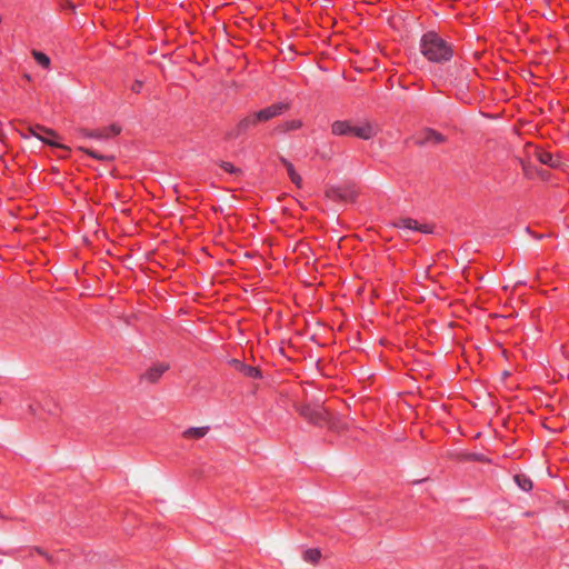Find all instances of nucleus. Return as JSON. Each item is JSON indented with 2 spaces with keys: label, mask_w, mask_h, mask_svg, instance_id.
Returning a JSON list of instances; mask_svg holds the SVG:
<instances>
[{
  "label": "nucleus",
  "mask_w": 569,
  "mask_h": 569,
  "mask_svg": "<svg viewBox=\"0 0 569 569\" xmlns=\"http://www.w3.org/2000/svg\"><path fill=\"white\" fill-rule=\"evenodd\" d=\"M220 167L223 171L236 174L240 172V169L234 167L231 162L228 161H221Z\"/></svg>",
  "instance_id": "nucleus-21"
},
{
  "label": "nucleus",
  "mask_w": 569,
  "mask_h": 569,
  "mask_svg": "<svg viewBox=\"0 0 569 569\" xmlns=\"http://www.w3.org/2000/svg\"><path fill=\"white\" fill-rule=\"evenodd\" d=\"M280 161L284 166V168L287 169V173H288L291 182L300 188L302 186V178L295 170L293 164L288 159L283 158V157H280Z\"/></svg>",
  "instance_id": "nucleus-14"
},
{
  "label": "nucleus",
  "mask_w": 569,
  "mask_h": 569,
  "mask_svg": "<svg viewBox=\"0 0 569 569\" xmlns=\"http://www.w3.org/2000/svg\"><path fill=\"white\" fill-rule=\"evenodd\" d=\"M259 123L256 113L241 118L238 123L227 132L228 139H238Z\"/></svg>",
  "instance_id": "nucleus-5"
},
{
  "label": "nucleus",
  "mask_w": 569,
  "mask_h": 569,
  "mask_svg": "<svg viewBox=\"0 0 569 569\" xmlns=\"http://www.w3.org/2000/svg\"><path fill=\"white\" fill-rule=\"evenodd\" d=\"M301 126H302L301 121L290 120V121H286L280 128L282 131L287 132V131L299 129Z\"/></svg>",
  "instance_id": "nucleus-20"
},
{
  "label": "nucleus",
  "mask_w": 569,
  "mask_h": 569,
  "mask_svg": "<svg viewBox=\"0 0 569 569\" xmlns=\"http://www.w3.org/2000/svg\"><path fill=\"white\" fill-rule=\"evenodd\" d=\"M289 104L284 102H277L271 106H268L256 113V118L259 122H266L271 120L274 117L282 114L286 110H288Z\"/></svg>",
  "instance_id": "nucleus-7"
},
{
  "label": "nucleus",
  "mask_w": 569,
  "mask_h": 569,
  "mask_svg": "<svg viewBox=\"0 0 569 569\" xmlns=\"http://www.w3.org/2000/svg\"><path fill=\"white\" fill-rule=\"evenodd\" d=\"M535 157L539 162L552 169H559L562 164L561 158L540 148L535 149Z\"/></svg>",
  "instance_id": "nucleus-8"
},
{
  "label": "nucleus",
  "mask_w": 569,
  "mask_h": 569,
  "mask_svg": "<svg viewBox=\"0 0 569 569\" xmlns=\"http://www.w3.org/2000/svg\"><path fill=\"white\" fill-rule=\"evenodd\" d=\"M421 54L432 63H445L452 59V46L436 31L422 34L419 43Z\"/></svg>",
  "instance_id": "nucleus-1"
},
{
  "label": "nucleus",
  "mask_w": 569,
  "mask_h": 569,
  "mask_svg": "<svg viewBox=\"0 0 569 569\" xmlns=\"http://www.w3.org/2000/svg\"><path fill=\"white\" fill-rule=\"evenodd\" d=\"M80 150L82 152H84L86 154H88L89 157L100 160V161H112L114 159V157L111 154H101L98 151L89 149V148L80 147Z\"/></svg>",
  "instance_id": "nucleus-17"
},
{
  "label": "nucleus",
  "mask_w": 569,
  "mask_h": 569,
  "mask_svg": "<svg viewBox=\"0 0 569 569\" xmlns=\"http://www.w3.org/2000/svg\"><path fill=\"white\" fill-rule=\"evenodd\" d=\"M42 133H46L51 137H57V132L54 130L47 128L44 126H41V124L28 126L26 129V132L21 131L20 136L23 139H29L31 137H34V138L39 139L41 142H43L50 147H56V148L63 147L61 143H59L56 140H47Z\"/></svg>",
  "instance_id": "nucleus-3"
},
{
  "label": "nucleus",
  "mask_w": 569,
  "mask_h": 569,
  "mask_svg": "<svg viewBox=\"0 0 569 569\" xmlns=\"http://www.w3.org/2000/svg\"><path fill=\"white\" fill-rule=\"evenodd\" d=\"M517 486L525 492H529L532 489V480L525 473H517L513 477Z\"/></svg>",
  "instance_id": "nucleus-15"
},
{
  "label": "nucleus",
  "mask_w": 569,
  "mask_h": 569,
  "mask_svg": "<svg viewBox=\"0 0 569 569\" xmlns=\"http://www.w3.org/2000/svg\"><path fill=\"white\" fill-rule=\"evenodd\" d=\"M303 558L309 562H317L320 558V551L318 549H308L305 551Z\"/></svg>",
  "instance_id": "nucleus-19"
},
{
  "label": "nucleus",
  "mask_w": 569,
  "mask_h": 569,
  "mask_svg": "<svg viewBox=\"0 0 569 569\" xmlns=\"http://www.w3.org/2000/svg\"><path fill=\"white\" fill-rule=\"evenodd\" d=\"M232 365L236 370H238L239 372H241L243 376H246L248 378H253V379L261 378V371L257 367L249 366V365H247L240 360H237V359L232 360Z\"/></svg>",
  "instance_id": "nucleus-12"
},
{
  "label": "nucleus",
  "mask_w": 569,
  "mask_h": 569,
  "mask_svg": "<svg viewBox=\"0 0 569 569\" xmlns=\"http://www.w3.org/2000/svg\"><path fill=\"white\" fill-rule=\"evenodd\" d=\"M296 410L309 423L318 427L329 423V415L326 408L320 403L297 405Z\"/></svg>",
  "instance_id": "nucleus-2"
},
{
  "label": "nucleus",
  "mask_w": 569,
  "mask_h": 569,
  "mask_svg": "<svg viewBox=\"0 0 569 569\" xmlns=\"http://www.w3.org/2000/svg\"><path fill=\"white\" fill-rule=\"evenodd\" d=\"M47 140H54L57 137H51L46 133H42Z\"/></svg>",
  "instance_id": "nucleus-24"
},
{
  "label": "nucleus",
  "mask_w": 569,
  "mask_h": 569,
  "mask_svg": "<svg viewBox=\"0 0 569 569\" xmlns=\"http://www.w3.org/2000/svg\"><path fill=\"white\" fill-rule=\"evenodd\" d=\"M168 369L169 365L167 363L153 365L141 376V379L147 380L150 383H156Z\"/></svg>",
  "instance_id": "nucleus-9"
},
{
  "label": "nucleus",
  "mask_w": 569,
  "mask_h": 569,
  "mask_svg": "<svg viewBox=\"0 0 569 569\" xmlns=\"http://www.w3.org/2000/svg\"><path fill=\"white\" fill-rule=\"evenodd\" d=\"M446 138L443 134H441L440 132L431 129V128H426L422 132V137L418 140V143L419 144H428V143H432V144H440L442 142H445Z\"/></svg>",
  "instance_id": "nucleus-11"
},
{
  "label": "nucleus",
  "mask_w": 569,
  "mask_h": 569,
  "mask_svg": "<svg viewBox=\"0 0 569 569\" xmlns=\"http://www.w3.org/2000/svg\"><path fill=\"white\" fill-rule=\"evenodd\" d=\"M142 88V82L141 81H136V83L132 86V91L134 92H139Z\"/></svg>",
  "instance_id": "nucleus-22"
},
{
  "label": "nucleus",
  "mask_w": 569,
  "mask_h": 569,
  "mask_svg": "<svg viewBox=\"0 0 569 569\" xmlns=\"http://www.w3.org/2000/svg\"><path fill=\"white\" fill-rule=\"evenodd\" d=\"M29 411L30 413L34 415L36 413V408L33 405H29Z\"/></svg>",
  "instance_id": "nucleus-23"
},
{
  "label": "nucleus",
  "mask_w": 569,
  "mask_h": 569,
  "mask_svg": "<svg viewBox=\"0 0 569 569\" xmlns=\"http://www.w3.org/2000/svg\"><path fill=\"white\" fill-rule=\"evenodd\" d=\"M121 132V128L118 124H110L101 129H82L81 136L89 139L108 140L112 137L118 136Z\"/></svg>",
  "instance_id": "nucleus-6"
},
{
  "label": "nucleus",
  "mask_w": 569,
  "mask_h": 569,
  "mask_svg": "<svg viewBox=\"0 0 569 569\" xmlns=\"http://www.w3.org/2000/svg\"><path fill=\"white\" fill-rule=\"evenodd\" d=\"M377 129L369 122L362 123L360 126L352 127L351 136H355L362 140H369L377 134Z\"/></svg>",
  "instance_id": "nucleus-10"
},
{
  "label": "nucleus",
  "mask_w": 569,
  "mask_h": 569,
  "mask_svg": "<svg viewBox=\"0 0 569 569\" xmlns=\"http://www.w3.org/2000/svg\"><path fill=\"white\" fill-rule=\"evenodd\" d=\"M392 226L397 229L403 230L405 232L417 231L423 234L433 232V227L427 223H420L412 218H399L392 222Z\"/></svg>",
  "instance_id": "nucleus-4"
},
{
  "label": "nucleus",
  "mask_w": 569,
  "mask_h": 569,
  "mask_svg": "<svg viewBox=\"0 0 569 569\" xmlns=\"http://www.w3.org/2000/svg\"><path fill=\"white\" fill-rule=\"evenodd\" d=\"M352 127L349 121L338 120L331 124V132L335 136H351Z\"/></svg>",
  "instance_id": "nucleus-13"
},
{
  "label": "nucleus",
  "mask_w": 569,
  "mask_h": 569,
  "mask_svg": "<svg viewBox=\"0 0 569 569\" xmlns=\"http://www.w3.org/2000/svg\"><path fill=\"white\" fill-rule=\"evenodd\" d=\"M31 54L37 63L42 68L48 69L50 67V58L46 53L38 50H32Z\"/></svg>",
  "instance_id": "nucleus-18"
},
{
  "label": "nucleus",
  "mask_w": 569,
  "mask_h": 569,
  "mask_svg": "<svg viewBox=\"0 0 569 569\" xmlns=\"http://www.w3.org/2000/svg\"><path fill=\"white\" fill-rule=\"evenodd\" d=\"M209 431V427H190L183 431L186 438L199 439L204 437Z\"/></svg>",
  "instance_id": "nucleus-16"
}]
</instances>
